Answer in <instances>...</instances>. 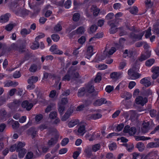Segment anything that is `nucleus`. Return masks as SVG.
Listing matches in <instances>:
<instances>
[{
	"mask_svg": "<svg viewBox=\"0 0 159 159\" xmlns=\"http://www.w3.org/2000/svg\"><path fill=\"white\" fill-rule=\"evenodd\" d=\"M37 66L35 64L31 65L29 68V70L32 72H35L37 70Z\"/></svg>",
	"mask_w": 159,
	"mask_h": 159,
	"instance_id": "nucleus-49",
	"label": "nucleus"
},
{
	"mask_svg": "<svg viewBox=\"0 0 159 159\" xmlns=\"http://www.w3.org/2000/svg\"><path fill=\"white\" fill-rule=\"evenodd\" d=\"M71 1L70 0H67L64 4V7L66 9H69L71 6Z\"/></svg>",
	"mask_w": 159,
	"mask_h": 159,
	"instance_id": "nucleus-57",
	"label": "nucleus"
},
{
	"mask_svg": "<svg viewBox=\"0 0 159 159\" xmlns=\"http://www.w3.org/2000/svg\"><path fill=\"white\" fill-rule=\"evenodd\" d=\"M80 15L78 13H75L73 15V19L74 21H78L80 19Z\"/></svg>",
	"mask_w": 159,
	"mask_h": 159,
	"instance_id": "nucleus-55",
	"label": "nucleus"
},
{
	"mask_svg": "<svg viewBox=\"0 0 159 159\" xmlns=\"http://www.w3.org/2000/svg\"><path fill=\"white\" fill-rule=\"evenodd\" d=\"M18 156L19 157L21 158L23 157L25 154L26 152V150L25 149H22L19 151Z\"/></svg>",
	"mask_w": 159,
	"mask_h": 159,
	"instance_id": "nucleus-38",
	"label": "nucleus"
},
{
	"mask_svg": "<svg viewBox=\"0 0 159 159\" xmlns=\"http://www.w3.org/2000/svg\"><path fill=\"white\" fill-rule=\"evenodd\" d=\"M31 32L30 30H27L26 29H22L20 31L21 34L23 36H25L26 35L29 34Z\"/></svg>",
	"mask_w": 159,
	"mask_h": 159,
	"instance_id": "nucleus-44",
	"label": "nucleus"
},
{
	"mask_svg": "<svg viewBox=\"0 0 159 159\" xmlns=\"http://www.w3.org/2000/svg\"><path fill=\"white\" fill-rule=\"evenodd\" d=\"M85 137L90 141H92L94 139V135L90 134L89 133L86 134Z\"/></svg>",
	"mask_w": 159,
	"mask_h": 159,
	"instance_id": "nucleus-56",
	"label": "nucleus"
},
{
	"mask_svg": "<svg viewBox=\"0 0 159 159\" xmlns=\"http://www.w3.org/2000/svg\"><path fill=\"white\" fill-rule=\"evenodd\" d=\"M25 145L24 142H20L16 144L17 152H18L20 150L22 149V148Z\"/></svg>",
	"mask_w": 159,
	"mask_h": 159,
	"instance_id": "nucleus-36",
	"label": "nucleus"
},
{
	"mask_svg": "<svg viewBox=\"0 0 159 159\" xmlns=\"http://www.w3.org/2000/svg\"><path fill=\"white\" fill-rule=\"evenodd\" d=\"M116 49L114 47H112L109 51L108 52L106 51V49H105L104 51V53L106 54L107 56H109V55L113 54L116 51Z\"/></svg>",
	"mask_w": 159,
	"mask_h": 159,
	"instance_id": "nucleus-27",
	"label": "nucleus"
},
{
	"mask_svg": "<svg viewBox=\"0 0 159 159\" xmlns=\"http://www.w3.org/2000/svg\"><path fill=\"white\" fill-rule=\"evenodd\" d=\"M21 103L19 100H15L12 102L8 104V107L11 109H16L20 105Z\"/></svg>",
	"mask_w": 159,
	"mask_h": 159,
	"instance_id": "nucleus-9",
	"label": "nucleus"
},
{
	"mask_svg": "<svg viewBox=\"0 0 159 159\" xmlns=\"http://www.w3.org/2000/svg\"><path fill=\"white\" fill-rule=\"evenodd\" d=\"M137 52L135 50L130 52V58L133 60H134L137 56Z\"/></svg>",
	"mask_w": 159,
	"mask_h": 159,
	"instance_id": "nucleus-32",
	"label": "nucleus"
},
{
	"mask_svg": "<svg viewBox=\"0 0 159 159\" xmlns=\"http://www.w3.org/2000/svg\"><path fill=\"white\" fill-rule=\"evenodd\" d=\"M102 115L100 113H96L93 114H90L88 115L86 117V119L87 120H97L101 118L102 117Z\"/></svg>",
	"mask_w": 159,
	"mask_h": 159,
	"instance_id": "nucleus-15",
	"label": "nucleus"
},
{
	"mask_svg": "<svg viewBox=\"0 0 159 159\" xmlns=\"http://www.w3.org/2000/svg\"><path fill=\"white\" fill-rule=\"evenodd\" d=\"M150 116L152 117H155L157 115V111L154 109H151L149 111Z\"/></svg>",
	"mask_w": 159,
	"mask_h": 159,
	"instance_id": "nucleus-50",
	"label": "nucleus"
},
{
	"mask_svg": "<svg viewBox=\"0 0 159 159\" xmlns=\"http://www.w3.org/2000/svg\"><path fill=\"white\" fill-rule=\"evenodd\" d=\"M79 122V120H73L70 121L68 124L69 127L71 128L77 125Z\"/></svg>",
	"mask_w": 159,
	"mask_h": 159,
	"instance_id": "nucleus-35",
	"label": "nucleus"
},
{
	"mask_svg": "<svg viewBox=\"0 0 159 159\" xmlns=\"http://www.w3.org/2000/svg\"><path fill=\"white\" fill-rule=\"evenodd\" d=\"M135 101L137 104L143 106L147 102L148 99L146 98H143L141 96H139L136 98Z\"/></svg>",
	"mask_w": 159,
	"mask_h": 159,
	"instance_id": "nucleus-11",
	"label": "nucleus"
},
{
	"mask_svg": "<svg viewBox=\"0 0 159 159\" xmlns=\"http://www.w3.org/2000/svg\"><path fill=\"white\" fill-rule=\"evenodd\" d=\"M73 112L72 110L70 109L67 111L66 113L61 118V120L63 121H66L70 116Z\"/></svg>",
	"mask_w": 159,
	"mask_h": 159,
	"instance_id": "nucleus-25",
	"label": "nucleus"
},
{
	"mask_svg": "<svg viewBox=\"0 0 159 159\" xmlns=\"http://www.w3.org/2000/svg\"><path fill=\"white\" fill-rule=\"evenodd\" d=\"M86 92L85 88L84 87L80 88L78 90V96L79 97H82L85 95Z\"/></svg>",
	"mask_w": 159,
	"mask_h": 159,
	"instance_id": "nucleus-22",
	"label": "nucleus"
},
{
	"mask_svg": "<svg viewBox=\"0 0 159 159\" xmlns=\"http://www.w3.org/2000/svg\"><path fill=\"white\" fill-rule=\"evenodd\" d=\"M76 67H71L69 69L67 74L63 78L62 80L68 81L71 78H78L80 77V74L78 71Z\"/></svg>",
	"mask_w": 159,
	"mask_h": 159,
	"instance_id": "nucleus-1",
	"label": "nucleus"
},
{
	"mask_svg": "<svg viewBox=\"0 0 159 159\" xmlns=\"http://www.w3.org/2000/svg\"><path fill=\"white\" fill-rule=\"evenodd\" d=\"M7 117L6 112L4 109H2L0 111V120L4 121L6 120Z\"/></svg>",
	"mask_w": 159,
	"mask_h": 159,
	"instance_id": "nucleus-21",
	"label": "nucleus"
},
{
	"mask_svg": "<svg viewBox=\"0 0 159 159\" xmlns=\"http://www.w3.org/2000/svg\"><path fill=\"white\" fill-rule=\"evenodd\" d=\"M51 38L54 41L57 42L59 40L60 37L58 34H55L52 35Z\"/></svg>",
	"mask_w": 159,
	"mask_h": 159,
	"instance_id": "nucleus-51",
	"label": "nucleus"
},
{
	"mask_svg": "<svg viewBox=\"0 0 159 159\" xmlns=\"http://www.w3.org/2000/svg\"><path fill=\"white\" fill-rule=\"evenodd\" d=\"M138 11V7L135 6H133L132 7H130V12L134 15H137Z\"/></svg>",
	"mask_w": 159,
	"mask_h": 159,
	"instance_id": "nucleus-28",
	"label": "nucleus"
},
{
	"mask_svg": "<svg viewBox=\"0 0 159 159\" xmlns=\"http://www.w3.org/2000/svg\"><path fill=\"white\" fill-rule=\"evenodd\" d=\"M131 115V120L133 121L136 119L137 117V115L135 111H131L130 112Z\"/></svg>",
	"mask_w": 159,
	"mask_h": 159,
	"instance_id": "nucleus-41",
	"label": "nucleus"
},
{
	"mask_svg": "<svg viewBox=\"0 0 159 159\" xmlns=\"http://www.w3.org/2000/svg\"><path fill=\"white\" fill-rule=\"evenodd\" d=\"M122 75V72L120 71L114 72L110 74V76L112 80L116 81L121 77Z\"/></svg>",
	"mask_w": 159,
	"mask_h": 159,
	"instance_id": "nucleus-5",
	"label": "nucleus"
},
{
	"mask_svg": "<svg viewBox=\"0 0 159 159\" xmlns=\"http://www.w3.org/2000/svg\"><path fill=\"white\" fill-rule=\"evenodd\" d=\"M96 67L99 70H102L106 69L107 67V65L103 64L96 65Z\"/></svg>",
	"mask_w": 159,
	"mask_h": 159,
	"instance_id": "nucleus-42",
	"label": "nucleus"
},
{
	"mask_svg": "<svg viewBox=\"0 0 159 159\" xmlns=\"http://www.w3.org/2000/svg\"><path fill=\"white\" fill-rule=\"evenodd\" d=\"M39 46L38 41L35 40V42L31 45L30 48L33 50H35L38 48Z\"/></svg>",
	"mask_w": 159,
	"mask_h": 159,
	"instance_id": "nucleus-40",
	"label": "nucleus"
},
{
	"mask_svg": "<svg viewBox=\"0 0 159 159\" xmlns=\"http://www.w3.org/2000/svg\"><path fill=\"white\" fill-rule=\"evenodd\" d=\"M131 155L132 159H137L140 156L139 153L135 152H134Z\"/></svg>",
	"mask_w": 159,
	"mask_h": 159,
	"instance_id": "nucleus-61",
	"label": "nucleus"
},
{
	"mask_svg": "<svg viewBox=\"0 0 159 159\" xmlns=\"http://www.w3.org/2000/svg\"><path fill=\"white\" fill-rule=\"evenodd\" d=\"M57 46L54 44L52 45L50 48V50L51 52H52L55 54H62L63 53L62 51L57 49Z\"/></svg>",
	"mask_w": 159,
	"mask_h": 159,
	"instance_id": "nucleus-14",
	"label": "nucleus"
},
{
	"mask_svg": "<svg viewBox=\"0 0 159 159\" xmlns=\"http://www.w3.org/2000/svg\"><path fill=\"white\" fill-rule=\"evenodd\" d=\"M147 147L149 148H153L159 147V142H152L147 144Z\"/></svg>",
	"mask_w": 159,
	"mask_h": 159,
	"instance_id": "nucleus-30",
	"label": "nucleus"
},
{
	"mask_svg": "<svg viewBox=\"0 0 159 159\" xmlns=\"http://www.w3.org/2000/svg\"><path fill=\"white\" fill-rule=\"evenodd\" d=\"M68 101L66 98H62L61 102L58 103V104L64 105L66 104L68 102Z\"/></svg>",
	"mask_w": 159,
	"mask_h": 159,
	"instance_id": "nucleus-60",
	"label": "nucleus"
},
{
	"mask_svg": "<svg viewBox=\"0 0 159 159\" xmlns=\"http://www.w3.org/2000/svg\"><path fill=\"white\" fill-rule=\"evenodd\" d=\"M85 125H81L78 129V134L80 135H83L85 133Z\"/></svg>",
	"mask_w": 159,
	"mask_h": 159,
	"instance_id": "nucleus-24",
	"label": "nucleus"
},
{
	"mask_svg": "<svg viewBox=\"0 0 159 159\" xmlns=\"http://www.w3.org/2000/svg\"><path fill=\"white\" fill-rule=\"evenodd\" d=\"M144 34V32L138 34H136L134 33H132L130 34V38L133 40V43L136 41L141 40Z\"/></svg>",
	"mask_w": 159,
	"mask_h": 159,
	"instance_id": "nucleus-4",
	"label": "nucleus"
},
{
	"mask_svg": "<svg viewBox=\"0 0 159 159\" xmlns=\"http://www.w3.org/2000/svg\"><path fill=\"white\" fill-rule=\"evenodd\" d=\"M54 131L55 132L56 134L55 135L54 138H51L48 142V144L49 146L52 145L56 143L57 141V139L59 137V134L57 131V130L54 129Z\"/></svg>",
	"mask_w": 159,
	"mask_h": 159,
	"instance_id": "nucleus-10",
	"label": "nucleus"
},
{
	"mask_svg": "<svg viewBox=\"0 0 159 159\" xmlns=\"http://www.w3.org/2000/svg\"><path fill=\"white\" fill-rule=\"evenodd\" d=\"M57 115V113L56 111L52 112L49 114V117L51 119H54L56 118Z\"/></svg>",
	"mask_w": 159,
	"mask_h": 159,
	"instance_id": "nucleus-62",
	"label": "nucleus"
},
{
	"mask_svg": "<svg viewBox=\"0 0 159 159\" xmlns=\"http://www.w3.org/2000/svg\"><path fill=\"white\" fill-rule=\"evenodd\" d=\"M140 76L141 75L137 72L135 67L132 69H130V79L135 80L139 78Z\"/></svg>",
	"mask_w": 159,
	"mask_h": 159,
	"instance_id": "nucleus-6",
	"label": "nucleus"
},
{
	"mask_svg": "<svg viewBox=\"0 0 159 159\" xmlns=\"http://www.w3.org/2000/svg\"><path fill=\"white\" fill-rule=\"evenodd\" d=\"M108 147L111 151H113L116 149L117 146L116 143L111 142L109 144Z\"/></svg>",
	"mask_w": 159,
	"mask_h": 159,
	"instance_id": "nucleus-37",
	"label": "nucleus"
},
{
	"mask_svg": "<svg viewBox=\"0 0 159 159\" xmlns=\"http://www.w3.org/2000/svg\"><path fill=\"white\" fill-rule=\"evenodd\" d=\"M110 25L111 27L110 29V32L111 34H114L117 31L118 29L117 28V23H113L111 21L110 22Z\"/></svg>",
	"mask_w": 159,
	"mask_h": 159,
	"instance_id": "nucleus-18",
	"label": "nucleus"
},
{
	"mask_svg": "<svg viewBox=\"0 0 159 159\" xmlns=\"http://www.w3.org/2000/svg\"><path fill=\"white\" fill-rule=\"evenodd\" d=\"M81 153V148H79V150L74 152L73 154V157L74 159H76Z\"/></svg>",
	"mask_w": 159,
	"mask_h": 159,
	"instance_id": "nucleus-53",
	"label": "nucleus"
},
{
	"mask_svg": "<svg viewBox=\"0 0 159 159\" xmlns=\"http://www.w3.org/2000/svg\"><path fill=\"white\" fill-rule=\"evenodd\" d=\"M102 74L101 73H98L95 79V81L96 82H99L101 80Z\"/></svg>",
	"mask_w": 159,
	"mask_h": 159,
	"instance_id": "nucleus-52",
	"label": "nucleus"
},
{
	"mask_svg": "<svg viewBox=\"0 0 159 159\" xmlns=\"http://www.w3.org/2000/svg\"><path fill=\"white\" fill-rule=\"evenodd\" d=\"M92 10L93 11V14L94 16H98L100 11V10L96 7L93 6L92 8Z\"/></svg>",
	"mask_w": 159,
	"mask_h": 159,
	"instance_id": "nucleus-45",
	"label": "nucleus"
},
{
	"mask_svg": "<svg viewBox=\"0 0 159 159\" xmlns=\"http://www.w3.org/2000/svg\"><path fill=\"white\" fill-rule=\"evenodd\" d=\"M149 123L148 122L143 123V127L141 128V130L142 132L145 133L148 132L149 129Z\"/></svg>",
	"mask_w": 159,
	"mask_h": 159,
	"instance_id": "nucleus-23",
	"label": "nucleus"
},
{
	"mask_svg": "<svg viewBox=\"0 0 159 159\" xmlns=\"http://www.w3.org/2000/svg\"><path fill=\"white\" fill-rule=\"evenodd\" d=\"M48 149V147L45 146L40 147L39 146L38 148V150L39 152H45L47 151Z\"/></svg>",
	"mask_w": 159,
	"mask_h": 159,
	"instance_id": "nucleus-43",
	"label": "nucleus"
},
{
	"mask_svg": "<svg viewBox=\"0 0 159 159\" xmlns=\"http://www.w3.org/2000/svg\"><path fill=\"white\" fill-rule=\"evenodd\" d=\"M86 91L87 92L89 93H91L94 90V87L91 84H88L86 88Z\"/></svg>",
	"mask_w": 159,
	"mask_h": 159,
	"instance_id": "nucleus-33",
	"label": "nucleus"
},
{
	"mask_svg": "<svg viewBox=\"0 0 159 159\" xmlns=\"http://www.w3.org/2000/svg\"><path fill=\"white\" fill-rule=\"evenodd\" d=\"M59 108L58 111L59 113L61 115H62L63 113V112L65 110V107L64 105L58 104Z\"/></svg>",
	"mask_w": 159,
	"mask_h": 159,
	"instance_id": "nucleus-58",
	"label": "nucleus"
},
{
	"mask_svg": "<svg viewBox=\"0 0 159 159\" xmlns=\"http://www.w3.org/2000/svg\"><path fill=\"white\" fill-rule=\"evenodd\" d=\"M84 152L87 157H90L92 155L91 148L89 146L87 147L85 149Z\"/></svg>",
	"mask_w": 159,
	"mask_h": 159,
	"instance_id": "nucleus-29",
	"label": "nucleus"
},
{
	"mask_svg": "<svg viewBox=\"0 0 159 159\" xmlns=\"http://www.w3.org/2000/svg\"><path fill=\"white\" fill-rule=\"evenodd\" d=\"M96 52L95 50L93 48V46L91 45L89 46L87 48L86 57L89 59Z\"/></svg>",
	"mask_w": 159,
	"mask_h": 159,
	"instance_id": "nucleus-7",
	"label": "nucleus"
},
{
	"mask_svg": "<svg viewBox=\"0 0 159 159\" xmlns=\"http://www.w3.org/2000/svg\"><path fill=\"white\" fill-rule=\"evenodd\" d=\"M152 92L151 90L148 89L143 92V95L145 96H148L152 94Z\"/></svg>",
	"mask_w": 159,
	"mask_h": 159,
	"instance_id": "nucleus-63",
	"label": "nucleus"
},
{
	"mask_svg": "<svg viewBox=\"0 0 159 159\" xmlns=\"http://www.w3.org/2000/svg\"><path fill=\"white\" fill-rule=\"evenodd\" d=\"M25 47L24 46L21 47V46L19 48L18 45L15 43H12L9 49V50L11 49H14L18 51L19 52H22L24 51Z\"/></svg>",
	"mask_w": 159,
	"mask_h": 159,
	"instance_id": "nucleus-17",
	"label": "nucleus"
},
{
	"mask_svg": "<svg viewBox=\"0 0 159 159\" xmlns=\"http://www.w3.org/2000/svg\"><path fill=\"white\" fill-rule=\"evenodd\" d=\"M62 22L59 21L54 27V30L56 32L60 31L62 30L61 25Z\"/></svg>",
	"mask_w": 159,
	"mask_h": 159,
	"instance_id": "nucleus-34",
	"label": "nucleus"
},
{
	"mask_svg": "<svg viewBox=\"0 0 159 159\" xmlns=\"http://www.w3.org/2000/svg\"><path fill=\"white\" fill-rule=\"evenodd\" d=\"M85 31V29L83 27H80L77 30H76L72 31L71 33H70L69 35V37L70 38H72L73 36L74 35H75L76 33L78 34H82L84 33Z\"/></svg>",
	"mask_w": 159,
	"mask_h": 159,
	"instance_id": "nucleus-13",
	"label": "nucleus"
},
{
	"mask_svg": "<svg viewBox=\"0 0 159 159\" xmlns=\"http://www.w3.org/2000/svg\"><path fill=\"white\" fill-rule=\"evenodd\" d=\"M152 72L159 75V67H152Z\"/></svg>",
	"mask_w": 159,
	"mask_h": 159,
	"instance_id": "nucleus-54",
	"label": "nucleus"
},
{
	"mask_svg": "<svg viewBox=\"0 0 159 159\" xmlns=\"http://www.w3.org/2000/svg\"><path fill=\"white\" fill-rule=\"evenodd\" d=\"M69 142L68 138H64L62 141L61 145L62 146H64L66 145Z\"/></svg>",
	"mask_w": 159,
	"mask_h": 159,
	"instance_id": "nucleus-59",
	"label": "nucleus"
},
{
	"mask_svg": "<svg viewBox=\"0 0 159 159\" xmlns=\"http://www.w3.org/2000/svg\"><path fill=\"white\" fill-rule=\"evenodd\" d=\"M158 156L157 151L152 152L149 153L145 157V158L146 159L152 158L156 159Z\"/></svg>",
	"mask_w": 159,
	"mask_h": 159,
	"instance_id": "nucleus-19",
	"label": "nucleus"
},
{
	"mask_svg": "<svg viewBox=\"0 0 159 159\" xmlns=\"http://www.w3.org/2000/svg\"><path fill=\"white\" fill-rule=\"evenodd\" d=\"M122 98H124L121 103V105H124L126 109L129 108V94L128 92H124L121 95Z\"/></svg>",
	"mask_w": 159,
	"mask_h": 159,
	"instance_id": "nucleus-2",
	"label": "nucleus"
},
{
	"mask_svg": "<svg viewBox=\"0 0 159 159\" xmlns=\"http://www.w3.org/2000/svg\"><path fill=\"white\" fill-rule=\"evenodd\" d=\"M30 13V12L25 9H20L16 12V14L21 17H24Z\"/></svg>",
	"mask_w": 159,
	"mask_h": 159,
	"instance_id": "nucleus-16",
	"label": "nucleus"
},
{
	"mask_svg": "<svg viewBox=\"0 0 159 159\" xmlns=\"http://www.w3.org/2000/svg\"><path fill=\"white\" fill-rule=\"evenodd\" d=\"M150 78L149 77H145L140 81V83L146 87L150 86L151 85L150 81Z\"/></svg>",
	"mask_w": 159,
	"mask_h": 159,
	"instance_id": "nucleus-8",
	"label": "nucleus"
},
{
	"mask_svg": "<svg viewBox=\"0 0 159 159\" xmlns=\"http://www.w3.org/2000/svg\"><path fill=\"white\" fill-rule=\"evenodd\" d=\"M101 148V145L100 144L98 143L93 145L92 147V151L96 152L99 150Z\"/></svg>",
	"mask_w": 159,
	"mask_h": 159,
	"instance_id": "nucleus-39",
	"label": "nucleus"
},
{
	"mask_svg": "<svg viewBox=\"0 0 159 159\" xmlns=\"http://www.w3.org/2000/svg\"><path fill=\"white\" fill-rule=\"evenodd\" d=\"M43 118V116L41 114L37 115L35 117V120L36 122H38L40 121Z\"/></svg>",
	"mask_w": 159,
	"mask_h": 159,
	"instance_id": "nucleus-64",
	"label": "nucleus"
},
{
	"mask_svg": "<svg viewBox=\"0 0 159 159\" xmlns=\"http://www.w3.org/2000/svg\"><path fill=\"white\" fill-rule=\"evenodd\" d=\"M38 80V77L37 76H33L29 78L28 82L29 84H33L36 82Z\"/></svg>",
	"mask_w": 159,
	"mask_h": 159,
	"instance_id": "nucleus-26",
	"label": "nucleus"
},
{
	"mask_svg": "<svg viewBox=\"0 0 159 159\" xmlns=\"http://www.w3.org/2000/svg\"><path fill=\"white\" fill-rule=\"evenodd\" d=\"M98 29L96 25H92L90 28L89 33L90 34L94 33Z\"/></svg>",
	"mask_w": 159,
	"mask_h": 159,
	"instance_id": "nucleus-46",
	"label": "nucleus"
},
{
	"mask_svg": "<svg viewBox=\"0 0 159 159\" xmlns=\"http://www.w3.org/2000/svg\"><path fill=\"white\" fill-rule=\"evenodd\" d=\"M10 16V14L9 13H7L1 16L0 17V22L4 23L7 22L9 20Z\"/></svg>",
	"mask_w": 159,
	"mask_h": 159,
	"instance_id": "nucleus-20",
	"label": "nucleus"
},
{
	"mask_svg": "<svg viewBox=\"0 0 159 159\" xmlns=\"http://www.w3.org/2000/svg\"><path fill=\"white\" fill-rule=\"evenodd\" d=\"M114 89V87L113 86L107 85L106 86L105 90L107 92L110 93Z\"/></svg>",
	"mask_w": 159,
	"mask_h": 159,
	"instance_id": "nucleus-47",
	"label": "nucleus"
},
{
	"mask_svg": "<svg viewBox=\"0 0 159 159\" xmlns=\"http://www.w3.org/2000/svg\"><path fill=\"white\" fill-rule=\"evenodd\" d=\"M107 102L108 103L111 104V102L110 101L107 102L106 99L104 98H102L96 100L93 103L95 106H100L101 105L105 104Z\"/></svg>",
	"mask_w": 159,
	"mask_h": 159,
	"instance_id": "nucleus-12",
	"label": "nucleus"
},
{
	"mask_svg": "<svg viewBox=\"0 0 159 159\" xmlns=\"http://www.w3.org/2000/svg\"><path fill=\"white\" fill-rule=\"evenodd\" d=\"M155 60L154 59H150L147 61L145 63L146 66H150L154 63Z\"/></svg>",
	"mask_w": 159,
	"mask_h": 159,
	"instance_id": "nucleus-48",
	"label": "nucleus"
},
{
	"mask_svg": "<svg viewBox=\"0 0 159 159\" xmlns=\"http://www.w3.org/2000/svg\"><path fill=\"white\" fill-rule=\"evenodd\" d=\"M136 147L138 149L139 151H143L145 148V146L143 143L142 142L138 143L136 145Z\"/></svg>",
	"mask_w": 159,
	"mask_h": 159,
	"instance_id": "nucleus-31",
	"label": "nucleus"
},
{
	"mask_svg": "<svg viewBox=\"0 0 159 159\" xmlns=\"http://www.w3.org/2000/svg\"><path fill=\"white\" fill-rule=\"evenodd\" d=\"M37 102L36 100H34L33 103H29L28 101L25 100L22 103L21 106L22 107L26 108L27 110L29 111L32 107L34 105L36 104Z\"/></svg>",
	"mask_w": 159,
	"mask_h": 159,
	"instance_id": "nucleus-3",
	"label": "nucleus"
}]
</instances>
